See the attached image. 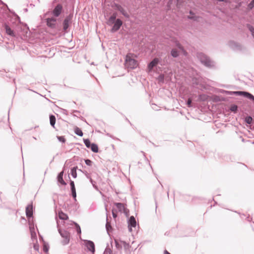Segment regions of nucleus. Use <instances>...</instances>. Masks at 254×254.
Instances as JSON below:
<instances>
[{"label": "nucleus", "instance_id": "f257e3e1", "mask_svg": "<svg viewBox=\"0 0 254 254\" xmlns=\"http://www.w3.org/2000/svg\"><path fill=\"white\" fill-rule=\"evenodd\" d=\"M196 56L200 62L205 67L209 68L215 67V62L205 54L202 52H198Z\"/></svg>", "mask_w": 254, "mask_h": 254}, {"label": "nucleus", "instance_id": "f03ea898", "mask_svg": "<svg viewBox=\"0 0 254 254\" xmlns=\"http://www.w3.org/2000/svg\"><path fill=\"white\" fill-rule=\"evenodd\" d=\"M57 224L58 230L61 237L63 240L61 241V243L63 246H65L69 244L70 239V234L65 230L62 229L60 226L58 220H57Z\"/></svg>", "mask_w": 254, "mask_h": 254}, {"label": "nucleus", "instance_id": "7ed1b4c3", "mask_svg": "<svg viewBox=\"0 0 254 254\" xmlns=\"http://www.w3.org/2000/svg\"><path fill=\"white\" fill-rule=\"evenodd\" d=\"M221 93H225L229 95L243 96L251 100L254 99V96L253 94L247 91H230L222 90Z\"/></svg>", "mask_w": 254, "mask_h": 254}, {"label": "nucleus", "instance_id": "20e7f679", "mask_svg": "<svg viewBox=\"0 0 254 254\" xmlns=\"http://www.w3.org/2000/svg\"><path fill=\"white\" fill-rule=\"evenodd\" d=\"M72 14H69L67 15L63 22V30L64 33H67L69 32V28L71 25Z\"/></svg>", "mask_w": 254, "mask_h": 254}, {"label": "nucleus", "instance_id": "39448f33", "mask_svg": "<svg viewBox=\"0 0 254 254\" xmlns=\"http://www.w3.org/2000/svg\"><path fill=\"white\" fill-rule=\"evenodd\" d=\"M107 23L109 26L113 25L110 30V32L114 33L120 30L123 24V22L120 18H118L117 20H115V21L113 23L110 21H107Z\"/></svg>", "mask_w": 254, "mask_h": 254}, {"label": "nucleus", "instance_id": "423d86ee", "mask_svg": "<svg viewBox=\"0 0 254 254\" xmlns=\"http://www.w3.org/2000/svg\"><path fill=\"white\" fill-rule=\"evenodd\" d=\"M125 65L127 68H135L138 66L137 61L132 59L129 55H127L125 60Z\"/></svg>", "mask_w": 254, "mask_h": 254}, {"label": "nucleus", "instance_id": "0eeeda50", "mask_svg": "<svg viewBox=\"0 0 254 254\" xmlns=\"http://www.w3.org/2000/svg\"><path fill=\"white\" fill-rule=\"evenodd\" d=\"M115 10L119 11L125 18L128 19L130 17L129 13L120 4L114 2L112 5Z\"/></svg>", "mask_w": 254, "mask_h": 254}, {"label": "nucleus", "instance_id": "6e6552de", "mask_svg": "<svg viewBox=\"0 0 254 254\" xmlns=\"http://www.w3.org/2000/svg\"><path fill=\"white\" fill-rule=\"evenodd\" d=\"M83 141L87 148L90 149L93 152L95 153L98 152L99 149L97 144L95 143H91L88 138L84 139Z\"/></svg>", "mask_w": 254, "mask_h": 254}, {"label": "nucleus", "instance_id": "1a4fd4ad", "mask_svg": "<svg viewBox=\"0 0 254 254\" xmlns=\"http://www.w3.org/2000/svg\"><path fill=\"white\" fill-rule=\"evenodd\" d=\"M63 6L62 4L59 3L56 5L52 11L53 15L56 18L59 17L63 11Z\"/></svg>", "mask_w": 254, "mask_h": 254}, {"label": "nucleus", "instance_id": "9d476101", "mask_svg": "<svg viewBox=\"0 0 254 254\" xmlns=\"http://www.w3.org/2000/svg\"><path fill=\"white\" fill-rule=\"evenodd\" d=\"M162 65L160 59L155 58L153 59L147 65V68L149 71L153 70L154 67H156L157 64Z\"/></svg>", "mask_w": 254, "mask_h": 254}, {"label": "nucleus", "instance_id": "9b49d317", "mask_svg": "<svg viewBox=\"0 0 254 254\" xmlns=\"http://www.w3.org/2000/svg\"><path fill=\"white\" fill-rule=\"evenodd\" d=\"M128 229L129 232H131L132 231V228H136V222L133 216H131L127 219Z\"/></svg>", "mask_w": 254, "mask_h": 254}, {"label": "nucleus", "instance_id": "f8f14e48", "mask_svg": "<svg viewBox=\"0 0 254 254\" xmlns=\"http://www.w3.org/2000/svg\"><path fill=\"white\" fill-rule=\"evenodd\" d=\"M85 246L88 251L94 254L95 252V246L94 242L90 240H86L85 241Z\"/></svg>", "mask_w": 254, "mask_h": 254}, {"label": "nucleus", "instance_id": "ddd939ff", "mask_svg": "<svg viewBox=\"0 0 254 254\" xmlns=\"http://www.w3.org/2000/svg\"><path fill=\"white\" fill-rule=\"evenodd\" d=\"M64 171H61L59 173H58L57 177V183L59 186H65L67 184L64 181L63 179V175H64Z\"/></svg>", "mask_w": 254, "mask_h": 254}, {"label": "nucleus", "instance_id": "4468645a", "mask_svg": "<svg viewBox=\"0 0 254 254\" xmlns=\"http://www.w3.org/2000/svg\"><path fill=\"white\" fill-rule=\"evenodd\" d=\"M47 25L51 28H55L56 27L57 19L55 17H52L46 19Z\"/></svg>", "mask_w": 254, "mask_h": 254}, {"label": "nucleus", "instance_id": "2eb2a0df", "mask_svg": "<svg viewBox=\"0 0 254 254\" xmlns=\"http://www.w3.org/2000/svg\"><path fill=\"white\" fill-rule=\"evenodd\" d=\"M33 206L32 203L29 204L26 207L25 213L28 219L33 218Z\"/></svg>", "mask_w": 254, "mask_h": 254}, {"label": "nucleus", "instance_id": "dca6fc26", "mask_svg": "<svg viewBox=\"0 0 254 254\" xmlns=\"http://www.w3.org/2000/svg\"><path fill=\"white\" fill-rule=\"evenodd\" d=\"M114 205L117 208V211H118L121 213H122V212L126 207L124 204L121 202H115Z\"/></svg>", "mask_w": 254, "mask_h": 254}, {"label": "nucleus", "instance_id": "f3484780", "mask_svg": "<svg viewBox=\"0 0 254 254\" xmlns=\"http://www.w3.org/2000/svg\"><path fill=\"white\" fill-rule=\"evenodd\" d=\"M229 46L233 50H239L241 48V45L238 43L235 42L234 41H230L229 42Z\"/></svg>", "mask_w": 254, "mask_h": 254}, {"label": "nucleus", "instance_id": "a211bd4d", "mask_svg": "<svg viewBox=\"0 0 254 254\" xmlns=\"http://www.w3.org/2000/svg\"><path fill=\"white\" fill-rule=\"evenodd\" d=\"M4 29L7 35L13 37L15 36V33L13 30H12L11 28L7 24H5Z\"/></svg>", "mask_w": 254, "mask_h": 254}, {"label": "nucleus", "instance_id": "6ab92c4d", "mask_svg": "<svg viewBox=\"0 0 254 254\" xmlns=\"http://www.w3.org/2000/svg\"><path fill=\"white\" fill-rule=\"evenodd\" d=\"M59 217L62 220H66L68 219L67 214L64 213L63 211L60 210L59 211Z\"/></svg>", "mask_w": 254, "mask_h": 254}, {"label": "nucleus", "instance_id": "aec40b11", "mask_svg": "<svg viewBox=\"0 0 254 254\" xmlns=\"http://www.w3.org/2000/svg\"><path fill=\"white\" fill-rule=\"evenodd\" d=\"M193 86L195 87L196 86L201 85V79L199 78L194 77L192 79Z\"/></svg>", "mask_w": 254, "mask_h": 254}, {"label": "nucleus", "instance_id": "412c9836", "mask_svg": "<svg viewBox=\"0 0 254 254\" xmlns=\"http://www.w3.org/2000/svg\"><path fill=\"white\" fill-rule=\"evenodd\" d=\"M170 55L173 58H176L179 56V52L176 49L173 48L170 51Z\"/></svg>", "mask_w": 254, "mask_h": 254}, {"label": "nucleus", "instance_id": "4be33fe9", "mask_svg": "<svg viewBox=\"0 0 254 254\" xmlns=\"http://www.w3.org/2000/svg\"><path fill=\"white\" fill-rule=\"evenodd\" d=\"M118 16L117 12H114L109 18L108 21H110L111 22H114L115 20H117L118 18H117Z\"/></svg>", "mask_w": 254, "mask_h": 254}, {"label": "nucleus", "instance_id": "5701e85b", "mask_svg": "<svg viewBox=\"0 0 254 254\" xmlns=\"http://www.w3.org/2000/svg\"><path fill=\"white\" fill-rule=\"evenodd\" d=\"M50 118V123L51 126L53 127L54 128H55V125L56 124V119L54 115H50L49 116Z\"/></svg>", "mask_w": 254, "mask_h": 254}, {"label": "nucleus", "instance_id": "b1692460", "mask_svg": "<svg viewBox=\"0 0 254 254\" xmlns=\"http://www.w3.org/2000/svg\"><path fill=\"white\" fill-rule=\"evenodd\" d=\"M189 13L190 14V15H188L187 16L188 19L193 20L194 21L197 20L198 17L194 15V13L192 10H190Z\"/></svg>", "mask_w": 254, "mask_h": 254}, {"label": "nucleus", "instance_id": "393cba45", "mask_svg": "<svg viewBox=\"0 0 254 254\" xmlns=\"http://www.w3.org/2000/svg\"><path fill=\"white\" fill-rule=\"evenodd\" d=\"M30 233H31V238L32 241L34 242V241H36V242H38L37 235L35 231V230L34 229L32 230V229H30Z\"/></svg>", "mask_w": 254, "mask_h": 254}, {"label": "nucleus", "instance_id": "a878e982", "mask_svg": "<svg viewBox=\"0 0 254 254\" xmlns=\"http://www.w3.org/2000/svg\"><path fill=\"white\" fill-rule=\"evenodd\" d=\"M74 133L79 136H82L83 135V132L82 130L78 127H75L74 129Z\"/></svg>", "mask_w": 254, "mask_h": 254}, {"label": "nucleus", "instance_id": "bb28decb", "mask_svg": "<svg viewBox=\"0 0 254 254\" xmlns=\"http://www.w3.org/2000/svg\"><path fill=\"white\" fill-rule=\"evenodd\" d=\"M244 121L248 125H252L253 122V119L251 116H247L244 118Z\"/></svg>", "mask_w": 254, "mask_h": 254}, {"label": "nucleus", "instance_id": "cd10ccee", "mask_svg": "<svg viewBox=\"0 0 254 254\" xmlns=\"http://www.w3.org/2000/svg\"><path fill=\"white\" fill-rule=\"evenodd\" d=\"M77 167H73L70 169V174L73 178L77 177Z\"/></svg>", "mask_w": 254, "mask_h": 254}, {"label": "nucleus", "instance_id": "c85d7f7f", "mask_svg": "<svg viewBox=\"0 0 254 254\" xmlns=\"http://www.w3.org/2000/svg\"><path fill=\"white\" fill-rule=\"evenodd\" d=\"M69 185L70 187L71 193L76 192V189L74 185V182L73 181L70 180Z\"/></svg>", "mask_w": 254, "mask_h": 254}, {"label": "nucleus", "instance_id": "c756f323", "mask_svg": "<svg viewBox=\"0 0 254 254\" xmlns=\"http://www.w3.org/2000/svg\"><path fill=\"white\" fill-rule=\"evenodd\" d=\"M229 110L234 113H236L238 111V106L235 104H232L231 105Z\"/></svg>", "mask_w": 254, "mask_h": 254}, {"label": "nucleus", "instance_id": "7c9ffc66", "mask_svg": "<svg viewBox=\"0 0 254 254\" xmlns=\"http://www.w3.org/2000/svg\"><path fill=\"white\" fill-rule=\"evenodd\" d=\"M49 248L50 247L49 244L44 242L43 246V250L44 252L46 253H48Z\"/></svg>", "mask_w": 254, "mask_h": 254}, {"label": "nucleus", "instance_id": "2f4dec72", "mask_svg": "<svg viewBox=\"0 0 254 254\" xmlns=\"http://www.w3.org/2000/svg\"><path fill=\"white\" fill-rule=\"evenodd\" d=\"M75 226V229L77 232V234L79 235H80L81 234V230L80 226L76 222H73Z\"/></svg>", "mask_w": 254, "mask_h": 254}, {"label": "nucleus", "instance_id": "473e14b6", "mask_svg": "<svg viewBox=\"0 0 254 254\" xmlns=\"http://www.w3.org/2000/svg\"><path fill=\"white\" fill-rule=\"evenodd\" d=\"M103 254H113V252L111 249L109 248V245L106 247Z\"/></svg>", "mask_w": 254, "mask_h": 254}, {"label": "nucleus", "instance_id": "72a5a7b5", "mask_svg": "<svg viewBox=\"0 0 254 254\" xmlns=\"http://www.w3.org/2000/svg\"><path fill=\"white\" fill-rule=\"evenodd\" d=\"M112 214L113 217L114 218V219L115 220H116V219L118 217L117 210L114 208H113L112 209Z\"/></svg>", "mask_w": 254, "mask_h": 254}, {"label": "nucleus", "instance_id": "f704fd0d", "mask_svg": "<svg viewBox=\"0 0 254 254\" xmlns=\"http://www.w3.org/2000/svg\"><path fill=\"white\" fill-rule=\"evenodd\" d=\"M247 27L251 32L252 35L254 38V27L250 24H248Z\"/></svg>", "mask_w": 254, "mask_h": 254}, {"label": "nucleus", "instance_id": "c9c22d12", "mask_svg": "<svg viewBox=\"0 0 254 254\" xmlns=\"http://www.w3.org/2000/svg\"><path fill=\"white\" fill-rule=\"evenodd\" d=\"M106 229L107 233L110 235V233L112 232L113 229L112 225H108V226L106 227Z\"/></svg>", "mask_w": 254, "mask_h": 254}, {"label": "nucleus", "instance_id": "e433bc0d", "mask_svg": "<svg viewBox=\"0 0 254 254\" xmlns=\"http://www.w3.org/2000/svg\"><path fill=\"white\" fill-rule=\"evenodd\" d=\"M254 7V0H252L248 5V8L252 10Z\"/></svg>", "mask_w": 254, "mask_h": 254}, {"label": "nucleus", "instance_id": "4c0bfd02", "mask_svg": "<svg viewBox=\"0 0 254 254\" xmlns=\"http://www.w3.org/2000/svg\"><path fill=\"white\" fill-rule=\"evenodd\" d=\"M158 80L159 82L163 83L164 82V75L163 74H160L158 77Z\"/></svg>", "mask_w": 254, "mask_h": 254}, {"label": "nucleus", "instance_id": "58836bf2", "mask_svg": "<svg viewBox=\"0 0 254 254\" xmlns=\"http://www.w3.org/2000/svg\"><path fill=\"white\" fill-rule=\"evenodd\" d=\"M115 246L118 250H121L122 248V246L121 243L118 242L116 240H115Z\"/></svg>", "mask_w": 254, "mask_h": 254}, {"label": "nucleus", "instance_id": "ea45409f", "mask_svg": "<svg viewBox=\"0 0 254 254\" xmlns=\"http://www.w3.org/2000/svg\"><path fill=\"white\" fill-rule=\"evenodd\" d=\"M57 138L60 142L64 143L66 141L64 136H57Z\"/></svg>", "mask_w": 254, "mask_h": 254}, {"label": "nucleus", "instance_id": "a19ab883", "mask_svg": "<svg viewBox=\"0 0 254 254\" xmlns=\"http://www.w3.org/2000/svg\"><path fill=\"white\" fill-rule=\"evenodd\" d=\"M122 213H124L127 217H128L129 215V210L127 207H126Z\"/></svg>", "mask_w": 254, "mask_h": 254}, {"label": "nucleus", "instance_id": "79ce46f5", "mask_svg": "<svg viewBox=\"0 0 254 254\" xmlns=\"http://www.w3.org/2000/svg\"><path fill=\"white\" fill-rule=\"evenodd\" d=\"M186 104L189 107H191L192 106V100L190 98H189L187 101Z\"/></svg>", "mask_w": 254, "mask_h": 254}, {"label": "nucleus", "instance_id": "37998d69", "mask_svg": "<svg viewBox=\"0 0 254 254\" xmlns=\"http://www.w3.org/2000/svg\"><path fill=\"white\" fill-rule=\"evenodd\" d=\"M33 248L36 251H39V246L38 244V242H36V243L34 244Z\"/></svg>", "mask_w": 254, "mask_h": 254}, {"label": "nucleus", "instance_id": "c03bdc74", "mask_svg": "<svg viewBox=\"0 0 254 254\" xmlns=\"http://www.w3.org/2000/svg\"><path fill=\"white\" fill-rule=\"evenodd\" d=\"M84 160L85 162V164L89 166H92V165L93 164V162L91 160Z\"/></svg>", "mask_w": 254, "mask_h": 254}, {"label": "nucleus", "instance_id": "a18cd8bd", "mask_svg": "<svg viewBox=\"0 0 254 254\" xmlns=\"http://www.w3.org/2000/svg\"><path fill=\"white\" fill-rule=\"evenodd\" d=\"M111 225V220H109V218H108V216L107 214L106 223L105 227L108 226V225Z\"/></svg>", "mask_w": 254, "mask_h": 254}, {"label": "nucleus", "instance_id": "49530a36", "mask_svg": "<svg viewBox=\"0 0 254 254\" xmlns=\"http://www.w3.org/2000/svg\"><path fill=\"white\" fill-rule=\"evenodd\" d=\"M71 196L72 197L73 199H74V201H76V192L71 193L70 194Z\"/></svg>", "mask_w": 254, "mask_h": 254}, {"label": "nucleus", "instance_id": "de8ad7c7", "mask_svg": "<svg viewBox=\"0 0 254 254\" xmlns=\"http://www.w3.org/2000/svg\"><path fill=\"white\" fill-rule=\"evenodd\" d=\"M92 184V185L93 187L95 190H98V186H97V183H96V181H94L93 182H92V184Z\"/></svg>", "mask_w": 254, "mask_h": 254}, {"label": "nucleus", "instance_id": "09e8293b", "mask_svg": "<svg viewBox=\"0 0 254 254\" xmlns=\"http://www.w3.org/2000/svg\"><path fill=\"white\" fill-rule=\"evenodd\" d=\"M176 46L181 51L184 48L183 46L179 42L176 43Z\"/></svg>", "mask_w": 254, "mask_h": 254}, {"label": "nucleus", "instance_id": "8fccbe9b", "mask_svg": "<svg viewBox=\"0 0 254 254\" xmlns=\"http://www.w3.org/2000/svg\"><path fill=\"white\" fill-rule=\"evenodd\" d=\"M172 3V0H169V1L167 3V7L168 10H170L171 9V4Z\"/></svg>", "mask_w": 254, "mask_h": 254}, {"label": "nucleus", "instance_id": "3c124183", "mask_svg": "<svg viewBox=\"0 0 254 254\" xmlns=\"http://www.w3.org/2000/svg\"><path fill=\"white\" fill-rule=\"evenodd\" d=\"M216 0L218 1V2H225V3L229 2V0Z\"/></svg>", "mask_w": 254, "mask_h": 254}, {"label": "nucleus", "instance_id": "603ef678", "mask_svg": "<svg viewBox=\"0 0 254 254\" xmlns=\"http://www.w3.org/2000/svg\"><path fill=\"white\" fill-rule=\"evenodd\" d=\"M181 51L183 52V54L185 55V56H187V55L188 54V53L187 52V51L185 50L184 48H183V50H181Z\"/></svg>", "mask_w": 254, "mask_h": 254}, {"label": "nucleus", "instance_id": "864d4df0", "mask_svg": "<svg viewBox=\"0 0 254 254\" xmlns=\"http://www.w3.org/2000/svg\"><path fill=\"white\" fill-rule=\"evenodd\" d=\"M246 219L248 221L250 222L252 218L250 217V215L249 214L248 216L247 217Z\"/></svg>", "mask_w": 254, "mask_h": 254}, {"label": "nucleus", "instance_id": "5fc2aeb1", "mask_svg": "<svg viewBox=\"0 0 254 254\" xmlns=\"http://www.w3.org/2000/svg\"><path fill=\"white\" fill-rule=\"evenodd\" d=\"M85 175H86V178H87V179H88L89 180L90 179V178H91V176H90V174H88V173H87V172H86V173Z\"/></svg>", "mask_w": 254, "mask_h": 254}, {"label": "nucleus", "instance_id": "6e6d98bb", "mask_svg": "<svg viewBox=\"0 0 254 254\" xmlns=\"http://www.w3.org/2000/svg\"><path fill=\"white\" fill-rule=\"evenodd\" d=\"M240 215V217L242 219H244V218L246 216V215L245 214H241L240 213H238Z\"/></svg>", "mask_w": 254, "mask_h": 254}, {"label": "nucleus", "instance_id": "4d7b16f0", "mask_svg": "<svg viewBox=\"0 0 254 254\" xmlns=\"http://www.w3.org/2000/svg\"><path fill=\"white\" fill-rule=\"evenodd\" d=\"M73 113H75V114H77V113H79V111H77V110H73Z\"/></svg>", "mask_w": 254, "mask_h": 254}, {"label": "nucleus", "instance_id": "13d9d810", "mask_svg": "<svg viewBox=\"0 0 254 254\" xmlns=\"http://www.w3.org/2000/svg\"><path fill=\"white\" fill-rule=\"evenodd\" d=\"M90 182L92 184V182H93L94 180H93L91 178L89 179Z\"/></svg>", "mask_w": 254, "mask_h": 254}, {"label": "nucleus", "instance_id": "bf43d9fd", "mask_svg": "<svg viewBox=\"0 0 254 254\" xmlns=\"http://www.w3.org/2000/svg\"><path fill=\"white\" fill-rule=\"evenodd\" d=\"M215 99H216V101H220V99H219V97H218V96H217V97H216Z\"/></svg>", "mask_w": 254, "mask_h": 254}, {"label": "nucleus", "instance_id": "052dcab7", "mask_svg": "<svg viewBox=\"0 0 254 254\" xmlns=\"http://www.w3.org/2000/svg\"><path fill=\"white\" fill-rule=\"evenodd\" d=\"M121 243H123L125 246L127 244V243L125 241H121Z\"/></svg>", "mask_w": 254, "mask_h": 254}, {"label": "nucleus", "instance_id": "680f3d73", "mask_svg": "<svg viewBox=\"0 0 254 254\" xmlns=\"http://www.w3.org/2000/svg\"><path fill=\"white\" fill-rule=\"evenodd\" d=\"M107 135H108L109 136H110V137H112V138H114L113 137V136H112V135H111V134H110L108 133V134H107Z\"/></svg>", "mask_w": 254, "mask_h": 254}, {"label": "nucleus", "instance_id": "e2e57ef3", "mask_svg": "<svg viewBox=\"0 0 254 254\" xmlns=\"http://www.w3.org/2000/svg\"><path fill=\"white\" fill-rule=\"evenodd\" d=\"M126 120L128 121V122L129 123V124L131 125V124L130 123V122H129V121L128 120H127V119H126Z\"/></svg>", "mask_w": 254, "mask_h": 254}, {"label": "nucleus", "instance_id": "0e129e2a", "mask_svg": "<svg viewBox=\"0 0 254 254\" xmlns=\"http://www.w3.org/2000/svg\"><path fill=\"white\" fill-rule=\"evenodd\" d=\"M40 239H42L43 241H44V240H43V237H42V236H41V238H40Z\"/></svg>", "mask_w": 254, "mask_h": 254}, {"label": "nucleus", "instance_id": "69168bd1", "mask_svg": "<svg viewBox=\"0 0 254 254\" xmlns=\"http://www.w3.org/2000/svg\"><path fill=\"white\" fill-rule=\"evenodd\" d=\"M151 143H152V144L154 146H156L154 144V143L151 142Z\"/></svg>", "mask_w": 254, "mask_h": 254}, {"label": "nucleus", "instance_id": "338daca9", "mask_svg": "<svg viewBox=\"0 0 254 254\" xmlns=\"http://www.w3.org/2000/svg\"><path fill=\"white\" fill-rule=\"evenodd\" d=\"M33 138L34 139H36V138L35 137H34V136H33Z\"/></svg>", "mask_w": 254, "mask_h": 254}, {"label": "nucleus", "instance_id": "774afa93", "mask_svg": "<svg viewBox=\"0 0 254 254\" xmlns=\"http://www.w3.org/2000/svg\"><path fill=\"white\" fill-rule=\"evenodd\" d=\"M22 163L24 164V159H22Z\"/></svg>", "mask_w": 254, "mask_h": 254}]
</instances>
